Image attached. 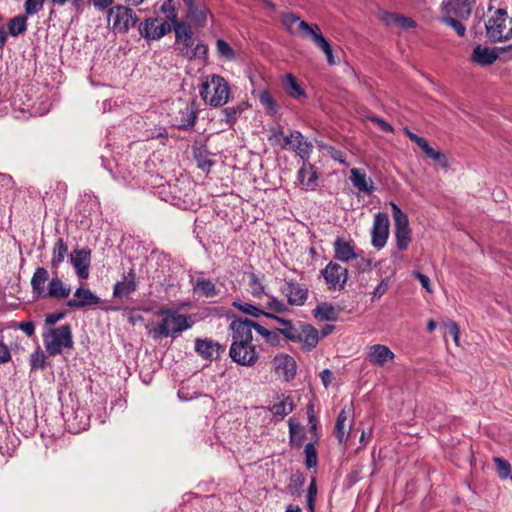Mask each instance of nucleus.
<instances>
[{
  "label": "nucleus",
  "instance_id": "f8f14e48",
  "mask_svg": "<svg viewBox=\"0 0 512 512\" xmlns=\"http://www.w3.org/2000/svg\"><path fill=\"white\" fill-rule=\"evenodd\" d=\"M231 359L239 365L251 367L254 366L259 359V353L254 344H231L229 350Z\"/></svg>",
  "mask_w": 512,
  "mask_h": 512
},
{
  "label": "nucleus",
  "instance_id": "8fccbe9b",
  "mask_svg": "<svg viewBox=\"0 0 512 512\" xmlns=\"http://www.w3.org/2000/svg\"><path fill=\"white\" fill-rule=\"evenodd\" d=\"M494 462L496 464V469L499 477L501 479L508 478L511 472L510 463L507 460L500 457H495Z\"/></svg>",
  "mask_w": 512,
  "mask_h": 512
},
{
  "label": "nucleus",
  "instance_id": "39448f33",
  "mask_svg": "<svg viewBox=\"0 0 512 512\" xmlns=\"http://www.w3.org/2000/svg\"><path fill=\"white\" fill-rule=\"evenodd\" d=\"M390 206L395 225L396 246L399 250L404 251L411 242V229L409 227L408 216L395 202L391 201Z\"/></svg>",
  "mask_w": 512,
  "mask_h": 512
},
{
  "label": "nucleus",
  "instance_id": "13d9d810",
  "mask_svg": "<svg viewBox=\"0 0 512 512\" xmlns=\"http://www.w3.org/2000/svg\"><path fill=\"white\" fill-rule=\"evenodd\" d=\"M446 327H447V333L450 336H452L454 342L456 343V345H458V342H459V327H458V325L455 322L450 321L447 323Z\"/></svg>",
  "mask_w": 512,
  "mask_h": 512
},
{
  "label": "nucleus",
  "instance_id": "cd10ccee",
  "mask_svg": "<svg viewBox=\"0 0 512 512\" xmlns=\"http://www.w3.org/2000/svg\"><path fill=\"white\" fill-rule=\"evenodd\" d=\"M335 258L341 262H348L357 257L354 246L343 239H336L334 242Z\"/></svg>",
  "mask_w": 512,
  "mask_h": 512
},
{
  "label": "nucleus",
  "instance_id": "e2e57ef3",
  "mask_svg": "<svg viewBox=\"0 0 512 512\" xmlns=\"http://www.w3.org/2000/svg\"><path fill=\"white\" fill-rule=\"evenodd\" d=\"M283 136H284V133L281 128H273V129H271V135L269 137V141L272 142L273 145H278Z\"/></svg>",
  "mask_w": 512,
  "mask_h": 512
},
{
  "label": "nucleus",
  "instance_id": "0e129e2a",
  "mask_svg": "<svg viewBox=\"0 0 512 512\" xmlns=\"http://www.w3.org/2000/svg\"><path fill=\"white\" fill-rule=\"evenodd\" d=\"M294 131L289 136H283L280 143L277 146H280L282 149H291L294 143Z\"/></svg>",
  "mask_w": 512,
  "mask_h": 512
},
{
  "label": "nucleus",
  "instance_id": "f03ea898",
  "mask_svg": "<svg viewBox=\"0 0 512 512\" xmlns=\"http://www.w3.org/2000/svg\"><path fill=\"white\" fill-rule=\"evenodd\" d=\"M199 93L206 104L221 107L229 100L230 86L222 76L208 75L203 79Z\"/></svg>",
  "mask_w": 512,
  "mask_h": 512
},
{
  "label": "nucleus",
  "instance_id": "774afa93",
  "mask_svg": "<svg viewBox=\"0 0 512 512\" xmlns=\"http://www.w3.org/2000/svg\"><path fill=\"white\" fill-rule=\"evenodd\" d=\"M396 25L408 29L415 27V22L411 18L400 15Z\"/></svg>",
  "mask_w": 512,
  "mask_h": 512
},
{
  "label": "nucleus",
  "instance_id": "5701e85b",
  "mask_svg": "<svg viewBox=\"0 0 512 512\" xmlns=\"http://www.w3.org/2000/svg\"><path fill=\"white\" fill-rule=\"evenodd\" d=\"M48 278V271L44 267L36 268L30 281L32 293L35 298H46L45 284Z\"/></svg>",
  "mask_w": 512,
  "mask_h": 512
},
{
  "label": "nucleus",
  "instance_id": "09e8293b",
  "mask_svg": "<svg viewBox=\"0 0 512 512\" xmlns=\"http://www.w3.org/2000/svg\"><path fill=\"white\" fill-rule=\"evenodd\" d=\"M161 11L166 15L167 19L171 22L170 24L178 21L177 11L173 0H165L161 5Z\"/></svg>",
  "mask_w": 512,
  "mask_h": 512
},
{
  "label": "nucleus",
  "instance_id": "1a4fd4ad",
  "mask_svg": "<svg viewBox=\"0 0 512 512\" xmlns=\"http://www.w3.org/2000/svg\"><path fill=\"white\" fill-rule=\"evenodd\" d=\"M320 274L330 290H342L348 279L347 269L333 261H330Z\"/></svg>",
  "mask_w": 512,
  "mask_h": 512
},
{
  "label": "nucleus",
  "instance_id": "393cba45",
  "mask_svg": "<svg viewBox=\"0 0 512 512\" xmlns=\"http://www.w3.org/2000/svg\"><path fill=\"white\" fill-rule=\"evenodd\" d=\"M350 173V180L355 188L367 194H371L373 192V181L370 178H367L364 170L353 168Z\"/></svg>",
  "mask_w": 512,
  "mask_h": 512
},
{
  "label": "nucleus",
  "instance_id": "c756f323",
  "mask_svg": "<svg viewBox=\"0 0 512 512\" xmlns=\"http://www.w3.org/2000/svg\"><path fill=\"white\" fill-rule=\"evenodd\" d=\"M136 290L135 274L129 272L128 277L123 281H118L113 290L114 297H126Z\"/></svg>",
  "mask_w": 512,
  "mask_h": 512
},
{
  "label": "nucleus",
  "instance_id": "e433bc0d",
  "mask_svg": "<svg viewBox=\"0 0 512 512\" xmlns=\"http://www.w3.org/2000/svg\"><path fill=\"white\" fill-rule=\"evenodd\" d=\"M348 415H349V409L347 410V407H344L341 410V412L339 413V415L337 417V420H336L334 434H335V436L338 439L340 444L344 443L345 440H346V437H345V423H346V421L348 419Z\"/></svg>",
  "mask_w": 512,
  "mask_h": 512
},
{
  "label": "nucleus",
  "instance_id": "c03bdc74",
  "mask_svg": "<svg viewBox=\"0 0 512 512\" xmlns=\"http://www.w3.org/2000/svg\"><path fill=\"white\" fill-rule=\"evenodd\" d=\"M233 305L241 312H243L247 315H250L252 317H255V318L260 317L261 315L265 316V314H268V312H265L263 310V307H261L260 305L257 306V305L250 304V303H237V302H234Z\"/></svg>",
  "mask_w": 512,
  "mask_h": 512
},
{
  "label": "nucleus",
  "instance_id": "9b49d317",
  "mask_svg": "<svg viewBox=\"0 0 512 512\" xmlns=\"http://www.w3.org/2000/svg\"><path fill=\"white\" fill-rule=\"evenodd\" d=\"M231 344H253V330L255 322L249 319L236 318L230 324Z\"/></svg>",
  "mask_w": 512,
  "mask_h": 512
},
{
  "label": "nucleus",
  "instance_id": "58836bf2",
  "mask_svg": "<svg viewBox=\"0 0 512 512\" xmlns=\"http://www.w3.org/2000/svg\"><path fill=\"white\" fill-rule=\"evenodd\" d=\"M249 290L253 297L259 300H262L268 295L265 291V286L254 273L249 276Z\"/></svg>",
  "mask_w": 512,
  "mask_h": 512
},
{
  "label": "nucleus",
  "instance_id": "f704fd0d",
  "mask_svg": "<svg viewBox=\"0 0 512 512\" xmlns=\"http://www.w3.org/2000/svg\"><path fill=\"white\" fill-rule=\"evenodd\" d=\"M68 253V246L62 238H59L54 245L51 259V266L58 269Z\"/></svg>",
  "mask_w": 512,
  "mask_h": 512
},
{
  "label": "nucleus",
  "instance_id": "680f3d73",
  "mask_svg": "<svg viewBox=\"0 0 512 512\" xmlns=\"http://www.w3.org/2000/svg\"><path fill=\"white\" fill-rule=\"evenodd\" d=\"M388 289V283L385 280H382L374 289L372 300L380 298L383 294L386 293Z\"/></svg>",
  "mask_w": 512,
  "mask_h": 512
},
{
  "label": "nucleus",
  "instance_id": "412c9836",
  "mask_svg": "<svg viewBox=\"0 0 512 512\" xmlns=\"http://www.w3.org/2000/svg\"><path fill=\"white\" fill-rule=\"evenodd\" d=\"M100 302V298L89 288L79 287L74 293V299L67 301V306L70 308L81 309L87 306H96L100 304Z\"/></svg>",
  "mask_w": 512,
  "mask_h": 512
},
{
  "label": "nucleus",
  "instance_id": "4be33fe9",
  "mask_svg": "<svg viewBox=\"0 0 512 512\" xmlns=\"http://www.w3.org/2000/svg\"><path fill=\"white\" fill-rule=\"evenodd\" d=\"M187 44L188 46L182 44L178 47L181 56L188 60L201 59L206 61L208 55V46L206 44L203 42H198L196 45H194L193 38H191Z\"/></svg>",
  "mask_w": 512,
  "mask_h": 512
},
{
  "label": "nucleus",
  "instance_id": "aec40b11",
  "mask_svg": "<svg viewBox=\"0 0 512 512\" xmlns=\"http://www.w3.org/2000/svg\"><path fill=\"white\" fill-rule=\"evenodd\" d=\"M90 256V250L84 248L75 249L70 255V261L81 279H87L89 276Z\"/></svg>",
  "mask_w": 512,
  "mask_h": 512
},
{
  "label": "nucleus",
  "instance_id": "ea45409f",
  "mask_svg": "<svg viewBox=\"0 0 512 512\" xmlns=\"http://www.w3.org/2000/svg\"><path fill=\"white\" fill-rule=\"evenodd\" d=\"M259 101L264 107L267 114L274 116L278 112V106L273 99L272 95L267 91L263 90L259 93Z\"/></svg>",
  "mask_w": 512,
  "mask_h": 512
},
{
  "label": "nucleus",
  "instance_id": "7ed1b4c3",
  "mask_svg": "<svg viewBox=\"0 0 512 512\" xmlns=\"http://www.w3.org/2000/svg\"><path fill=\"white\" fill-rule=\"evenodd\" d=\"M487 37L493 42H501L512 37V18L504 9H497L485 24Z\"/></svg>",
  "mask_w": 512,
  "mask_h": 512
},
{
  "label": "nucleus",
  "instance_id": "c9c22d12",
  "mask_svg": "<svg viewBox=\"0 0 512 512\" xmlns=\"http://www.w3.org/2000/svg\"><path fill=\"white\" fill-rule=\"evenodd\" d=\"M284 88L292 98L298 99L304 96L305 92L298 84L296 78L292 74H287L284 78Z\"/></svg>",
  "mask_w": 512,
  "mask_h": 512
},
{
  "label": "nucleus",
  "instance_id": "72a5a7b5",
  "mask_svg": "<svg viewBox=\"0 0 512 512\" xmlns=\"http://www.w3.org/2000/svg\"><path fill=\"white\" fill-rule=\"evenodd\" d=\"M193 289L196 294L206 298H212L217 294L215 284L208 279H197L193 284Z\"/></svg>",
  "mask_w": 512,
  "mask_h": 512
},
{
  "label": "nucleus",
  "instance_id": "de8ad7c7",
  "mask_svg": "<svg viewBox=\"0 0 512 512\" xmlns=\"http://www.w3.org/2000/svg\"><path fill=\"white\" fill-rule=\"evenodd\" d=\"M216 49H217L218 54L227 60H232L235 58V53H234L233 49L231 48V46L226 41H224L222 39L217 40Z\"/></svg>",
  "mask_w": 512,
  "mask_h": 512
},
{
  "label": "nucleus",
  "instance_id": "b1692460",
  "mask_svg": "<svg viewBox=\"0 0 512 512\" xmlns=\"http://www.w3.org/2000/svg\"><path fill=\"white\" fill-rule=\"evenodd\" d=\"M70 293V286L66 285L58 276H55L49 281L46 298L65 299Z\"/></svg>",
  "mask_w": 512,
  "mask_h": 512
},
{
  "label": "nucleus",
  "instance_id": "ddd939ff",
  "mask_svg": "<svg viewBox=\"0 0 512 512\" xmlns=\"http://www.w3.org/2000/svg\"><path fill=\"white\" fill-rule=\"evenodd\" d=\"M389 237V218L387 214L378 212L374 215L373 227L371 230V243L374 248L382 249Z\"/></svg>",
  "mask_w": 512,
  "mask_h": 512
},
{
  "label": "nucleus",
  "instance_id": "79ce46f5",
  "mask_svg": "<svg viewBox=\"0 0 512 512\" xmlns=\"http://www.w3.org/2000/svg\"><path fill=\"white\" fill-rule=\"evenodd\" d=\"M266 301L263 303H260V306L263 307V310H269L276 313H283L287 310V306L285 303H283L281 300L274 296L267 295Z\"/></svg>",
  "mask_w": 512,
  "mask_h": 512
},
{
  "label": "nucleus",
  "instance_id": "37998d69",
  "mask_svg": "<svg viewBox=\"0 0 512 512\" xmlns=\"http://www.w3.org/2000/svg\"><path fill=\"white\" fill-rule=\"evenodd\" d=\"M255 331L272 346H276L280 342L279 330L271 331L255 322Z\"/></svg>",
  "mask_w": 512,
  "mask_h": 512
},
{
  "label": "nucleus",
  "instance_id": "4468645a",
  "mask_svg": "<svg viewBox=\"0 0 512 512\" xmlns=\"http://www.w3.org/2000/svg\"><path fill=\"white\" fill-rule=\"evenodd\" d=\"M282 294L292 306H302L308 298L309 290L306 285L294 280L285 281L281 287Z\"/></svg>",
  "mask_w": 512,
  "mask_h": 512
},
{
  "label": "nucleus",
  "instance_id": "f3484780",
  "mask_svg": "<svg viewBox=\"0 0 512 512\" xmlns=\"http://www.w3.org/2000/svg\"><path fill=\"white\" fill-rule=\"evenodd\" d=\"M273 367L286 381H290L296 375L297 365L294 358L288 354H277L272 361Z\"/></svg>",
  "mask_w": 512,
  "mask_h": 512
},
{
  "label": "nucleus",
  "instance_id": "c85d7f7f",
  "mask_svg": "<svg viewBox=\"0 0 512 512\" xmlns=\"http://www.w3.org/2000/svg\"><path fill=\"white\" fill-rule=\"evenodd\" d=\"M171 27H173V30L175 32V43L179 47L182 44H185V46H188L187 42L190 41L191 38H193V31L191 26L183 21H176L171 24Z\"/></svg>",
  "mask_w": 512,
  "mask_h": 512
},
{
  "label": "nucleus",
  "instance_id": "864d4df0",
  "mask_svg": "<svg viewBox=\"0 0 512 512\" xmlns=\"http://www.w3.org/2000/svg\"><path fill=\"white\" fill-rule=\"evenodd\" d=\"M44 2L45 0H25L26 14H37L43 8Z\"/></svg>",
  "mask_w": 512,
  "mask_h": 512
},
{
  "label": "nucleus",
  "instance_id": "f257e3e1",
  "mask_svg": "<svg viewBox=\"0 0 512 512\" xmlns=\"http://www.w3.org/2000/svg\"><path fill=\"white\" fill-rule=\"evenodd\" d=\"M156 315L161 317V321L152 328L150 333L154 339L160 337H172L179 336L182 332L190 329L194 322L191 316L181 314L176 309L171 308H160Z\"/></svg>",
  "mask_w": 512,
  "mask_h": 512
},
{
  "label": "nucleus",
  "instance_id": "4c0bfd02",
  "mask_svg": "<svg viewBox=\"0 0 512 512\" xmlns=\"http://www.w3.org/2000/svg\"><path fill=\"white\" fill-rule=\"evenodd\" d=\"M27 29V17L18 15L10 19L8 23V31L11 36H18Z\"/></svg>",
  "mask_w": 512,
  "mask_h": 512
},
{
  "label": "nucleus",
  "instance_id": "5fc2aeb1",
  "mask_svg": "<svg viewBox=\"0 0 512 512\" xmlns=\"http://www.w3.org/2000/svg\"><path fill=\"white\" fill-rule=\"evenodd\" d=\"M368 119L374 122L383 132L390 133L393 131L392 126L388 122L377 116H371Z\"/></svg>",
  "mask_w": 512,
  "mask_h": 512
},
{
  "label": "nucleus",
  "instance_id": "473e14b6",
  "mask_svg": "<svg viewBox=\"0 0 512 512\" xmlns=\"http://www.w3.org/2000/svg\"><path fill=\"white\" fill-rule=\"evenodd\" d=\"M315 318L321 321H335L338 317L337 309L329 303H321L314 309Z\"/></svg>",
  "mask_w": 512,
  "mask_h": 512
},
{
  "label": "nucleus",
  "instance_id": "a878e982",
  "mask_svg": "<svg viewBox=\"0 0 512 512\" xmlns=\"http://www.w3.org/2000/svg\"><path fill=\"white\" fill-rule=\"evenodd\" d=\"M319 332L313 326L305 324L301 326L300 339L298 342L303 344L302 348L305 351H311L319 342Z\"/></svg>",
  "mask_w": 512,
  "mask_h": 512
},
{
  "label": "nucleus",
  "instance_id": "6e6d98bb",
  "mask_svg": "<svg viewBox=\"0 0 512 512\" xmlns=\"http://www.w3.org/2000/svg\"><path fill=\"white\" fill-rule=\"evenodd\" d=\"M413 276L419 280V282L421 283V286L427 292L431 293L433 291L431 283H430V279H429L428 276H426V275H424V274H422L420 272H414Z\"/></svg>",
  "mask_w": 512,
  "mask_h": 512
},
{
  "label": "nucleus",
  "instance_id": "338daca9",
  "mask_svg": "<svg viewBox=\"0 0 512 512\" xmlns=\"http://www.w3.org/2000/svg\"><path fill=\"white\" fill-rule=\"evenodd\" d=\"M32 368L38 369L44 366V356L40 353H35L31 356Z\"/></svg>",
  "mask_w": 512,
  "mask_h": 512
},
{
  "label": "nucleus",
  "instance_id": "dca6fc26",
  "mask_svg": "<svg viewBox=\"0 0 512 512\" xmlns=\"http://www.w3.org/2000/svg\"><path fill=\"white\" fill-rule=\"evenodd\" d=\"M195 351L205 360H216L224 351V346L210 338H196Z\"/></svg>",
  "mask_w": 512,
  "mask_h": 512
},
{
  "label": "nucleus",
  "instance_id": "6ab92c4d",
  "mask_svg": "<svg viewBox=\"0 0 512 512\" xmlns=\"http://www.w3.org/2000/svg\"><path fill=\"white\" fill-rule=\"evenodd\" d=\"M395 354L386 345L374 344L368 347L366 359L375 366H384L385 363L393 361Z\"/></svg>",
  "mask_w": 512,
  "mask_h": 512
},
{
  "label": "nucleus",
  "instance_id": "2f4dec72",
  "mask_svg": "<svg viewBox=\"0 0 512 512\" xmlns=\"http://www.w3.org/2000/svg\"><path fill=\"white\" fill-rule=\"evenodd\" d=\"M209 11L205 6L196 5L186 11V18L196 27H204Z\"/></svg>",
  "mask_w": 512,
  "mask_h": 512
},
{
  "label": "nucleus",
  "instance_id": "423d86ee",
  "mask_svg": "<svg viewBox=\"0 0 512 512\" xmlns=\"http://www.w3.org/2000/svg\"><path fill=\"white\" fill-rule=\"evenodd\" d=\"M108 18L112 21L113 29L119 33H126L138 21L136 13L128 5H116L108 10Z\"/></svg>",
  "mask_w": 512,
  "mask_h": 512
},
{
  "label": "nucleus",
  "instance_id": "a19ab883",
  "mask_svg": "<svg viewBox=\"0 0 512 512\" xmlns=\"http://www.w3.org/2000/svg\"><path fill=\"white\" fill-rule=\"evenodd\" d=\"M293 411V402L290 397H286L271 407V412L275 416L285 417Z\"/></svg>",
  "mask_w": 512,
  "mask_h": 512
},
{
  "label": "nucleus",
  "instance_id": "3c124183",
  "mask_svg": "<svg viewBox=\"0 0 512 512\" xmlns=\"http://www.w3.org/2000/svg\"><path fill=\"white\" fill-rule=\"evenodd\" d=\"M278 330H279V334L284 335L287 339H289L291 341L298 342V340L300 339V331L298 329L294 328L292 326L291 322L288 325H286L285 327L278 329Z\"/></svg>",
  "mask_w": 512,
  "mask_h": 512
},
{
  "label": "nucleus",
  "instance_id": "2eb2a0df",
  "mask_svg": "<svg viewBox=\"0 0 512 512\" xmlns=\"http://www.w3.org/2000/svg\"><path fill=\"white\" fill-rule=\"evenodd\" d=\"M443 16L457 17L466 20L472 12V3L469 0H443L441 4Z\"/></svg>",
  "mask_w": 512,
  "mask_h": 512
},
{
  "label": "nucleus",
  "instance_id": "7c9ffc66",
  "mask_svg": "<svg viewBox=\"0 0 512 512\" xmlns=\"http://www.w3.org/2000/svg\"><path fill=\"white\" fill-rule=\"evenodd\" d=\"M294 143L291 150L295 151L304 161H306L313 149V145L304 139L299 131H294Z\"/></svg>",
  "mask_w": 512,
  "mask_h": 512
},
{
  "label": "nucleus",
  "instance_id": "bf43d9fd",
  "mask_svg": "<svg viewBox=\"0 0 512 512\" xmlns=\"http://www.w3.org/2000/svg\"><path fill=\"white\" fill-rule=\"evenodd\" d=\"M11 360V353L7 345L0 341V365L6 364Z\"/></svg>",
  "mask_w": 512,
  "mask_h": 512
},
{
  "label": "nucleus",
  "instance_id": "a18cd8bd",
  "mask_svg": "<svg viewBox=\"0 0 512 512\" xmlns=\"http://www.w3.org/2000/svg\"><path fill=\"white\" fill-rule=\"evenodd\" d=\"M457 17L442 16L441 22L453 28L459 37H463L466 33V28Z\"/></svg>",
  "mask_w": 512,
  "mask_h": 512
},
{
  "label": "nucleus",
  "instance_id": "bb28decb",
  "mask_svg": "<svg viewBox=\"0 0 512 512\" xmlns=\"http://www.w3.org/2000/svg\"><path fill=\"white\" fill-rule=\"evenodd\" d=\"M498 58V54L494 49L488 47H482L477 45L472 53V61L481 66H487L493 64Z\"/></svg>",
  "mask_w": 512,
  "mask_h": 512
},
{
  "label": "nucleus",
  "instance_id": "20e7f679",
  "mask_svg": "<svg viewBox=\"0 0 512 512\" xmlns=\"http://www.w3.org/2000/svg\"><path fill=\"white\" fill-rule=\"evenodd\" d=\"M44 345L46 351L51 356L61 354L63 348H72L73 338L71 327L69 325H63L58 328L50 329L44 335Z\"/></svg>",
  "mask_w": 512,
  "mask_h": 512
},
{
  "label": "nucleus",
  "instance_id": "69168bd1",
  "mask_svg": "<svg viewBox=\"0 0 512 512\" xmlns=\"http://www.w3.org/2000/svg\"><path fill=\"white\" fill-rule=\"evenodd\" d=\"M431 159L440 164L443 168H448L449 166L447 157L439 150L436 151Z\"/></svg>",
  "mask_w": 512,
  "mask_h": 512
},
{
  "label": "nucleus",
  "instance_id": "4d7b16f0",
  "mask_svg": "<svg viewBox=\"0 0 512 512\" xmlns=\"http://www.w3.org/2000/svg\"><path fill=\"white\" fill-rule=\"evenodd\" d=\"M241 111L242 110L240 107H228V108L223 109L222 112L226 116V121L231 122L237 118V116L241 113Z\"/></svg>",
  "mask_w": 512,
  "mask_h": 512
},
{
  "label": "nucleus",
  "instance_id": "6e6552de",
  "mask_svg": "<svg viewBox=\"0 0 512 512\" xmlns=\"http://www.w3.org/2000/svg\"><path fill=\"white\" fill-rule=\"evenodd\" d=\"M299 31L302 32V35L304 37H309L313 41V43L323 51V53L326 56L327 62L330 65H335L337 63V61L334 58L331 45L322 35L320 28L317 24L311 26L306 21H301L299 24Z\"/></svg>",
  "mask_w": 512,
  "mask_h": 512
},
{
  "label": "nucleus",
  "instance_id": "a211bd4d",
  "mask_svg": "<svg viewBox=\"0 0 512 512\" xmlns=\"http://www.w3.org/2000/svg\"><path fill=\"white\" fill-rule=\"evenodd\" d=\"M298 185L306 190L313 191L318 186V174L314 169V166L308 161H303L302 166L297 172Z\"/></svg>",
  "mask_w": 512,
  "mask_h": 512
},
{
  "label": "nucleus",
  "instance_id": "0eeeda50",
  "mask_svg": "<svg viewBox=\"0 0 512 512\" xmlns=\"http://www.w3.org/2000/svg\"><path fill=\"white\" fill-rule=\"evenodd\" d=\"M197 115L193 102L178 99L173 102L171 122L175 127L188 129L194 126Z\"/></svg>",
  "mask_w": 512,
  "mask_h": 512
},
{
  "label": "nucleus",
  "instance_id": "052dcab7",
  "mask_svg": "<svg viewBox=\"0 0 512 512\" xmlns=\"http://www.w3.org/2000/svg\"><path fill=\"white\" fill-rule=\"evenodd\" d=\"M90 3L98 10L105 11L106 9H110L114 0H89Z\"/></svg>",
  "mask_w": 512,
  "mask_h": 512
},
{
  "label": "nucleus",
  "instance_id": "49530a36",
  "mask_svg": "<svg viewBox=\"0 0 512 512\" xmlns=\"http://www.w3.org/2000/svg\"><path fill=\"white\" fill-rule=\"evenodd\" d=\"M305 465L311 469L317 465V451L312 443H307L304 447Z\"/></svg>",
  "mask_w": 512,
  "mask_h": 512
},
{
  "label": "nucleus",
  "instance_id": "9d476101",
  "mask_svg": "<svg viewBox=\"0 0 512 512\" xmlns=\"http://www.w3.org/2000/svg\"><path fill=\"white\" fill-rule=\"evenodd\" d=\"M171 30L170 22L160 18H148L139 25L140 35L148 41L159 40Z\"/></svg>",
  "mask_w": 512,
  "mask_h": 512
},
{
  "label": "nucleus",
  "instance_id": "603ef678",
  "mask_svg": "<svg viewBox=\"0 0 512 512\" xmlns=\"http://www.w3.org/2000/svg\"><path fill=\"white\" fill-rule=\"evenodd\" d=\"M302 20H300V18L298 16H296L294 13H284L282 14L281 16V22L282 24L286 27V29L293 33L294 30H293V25L295 23H298V25L300 24Z\"/></svg>",
  "mask_w": 512,
  "mask_h": 512
}]
</instances>
